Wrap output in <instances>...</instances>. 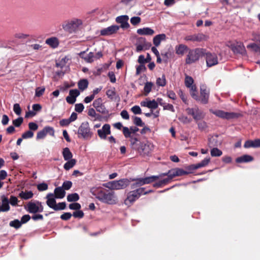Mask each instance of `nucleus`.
<instances>
[{"label":"nucleus","mask_w":260,"mask_h":260,"mask_svg":"<svg viewBox=\"0 0 260 260\" xmlns=\"http://www.w3.org/2000/svg\"><path fill=\"white\" fill-rule=\"evenodd\" d=\"M253 160V158L249 155H244L241 156V157H238L236 161L238 163L241 162H247L249 161H251Z\"/></svg>","instance_id":"c756f323"},{"label":"nucleus","mask_w":260,"mask_h":260,"mask_svg":"<svg viewBox=\"0 0 260 260\" xmlns=\"http://www.w3.org/2000/svg\"><path fill=\"white\" fill-rule=\"evenodd\" d=\"M158 176H152L144 178H139L135 179L136 182L132 185V188H135L138 186H141L145 184L150 183L158 179Z\"/></svg>","instance_id":"9d476101"},{"label":"nucleus","mask_w":260,"mask_h":260,"mask_svg":"<svg viewBox=\"0 0 260 260\" xmlns=\"http://www.w3.org/2000/svg\"><path fill=\"white\" fill-rule=\"evenodd\" d=\"M62 155L65 160H68L73 159V154L69 148L68 147L64 148L62 151Z\"/></svg>","instance_id":"7c9ffc66"},{"label":"nucleus","mask_w":260,"mask_h":260,"mask_svg":"<svg viewBox=\"0 0 260 260\" xmlns=\"http://www.w3.org/2000/svg\"><path fill=\"white\" fill-rule=\"evenodd\" d=\"M21 223L18 220H15L10 222V225L11 226L14 227L16 229L20 228L21 225Z\"/></svg>","instance_id":"49530a36"},{"label":"nucleus","mask_w":260,"mask_h":260,"mask_svg":"<svg viewBox=\"0 0 260 260\" xmlns=\"http://www.w3.org/2000/svg\"><path fill=\"white\" fill-rule=\"evenodd\" d=\"M131 111L135 114H140L142 113L140 107L138 106H135L131 108Z\"/></svg>","instance_id":"5fc2aeb1"},{"label":"nucleus","mask_w":260,"mask_h":260,"mask_svg":"<svg viewBox=\"0 0 260 260\" xmlns=\"http://www.w3.org/2000/svg\"><path fill=\"white\" fill-rule=\"evenodd\" d=\"M69 60L70 58L69 56H64L61 58L58 62L56 63V65L57 67L63 68L66 66V64L68 63Z\"/></svg>","instance_id":"72a5a7b5"},{"label":"nucleus","mask_w":260,"mask_h":260,"mask_svg":"<svg viewBox=\"0 0 260 260\" xmlns=\"http://www.w3.org/2000/svg\"><path fill=\"white\" fill-rule=\"evenodd\" d=\"M163 109L165 110H170L173 112H175L173 106L170 104L165 103L163 106Z\"/></svg>","instance_id":"4d7b16f0"},{"label":"nucleus","mask_w":260,"mask_h":260,"mask_svg":"<svg viewBox=\"0 0 260 260\" xmlns=\"http://www.w3.org/2000/svg\"><path fill=\"white\" fill-rule=\"evenodd\" d=\"M88 82L87 80L83 79L80 80L78 83V87L81 90H84L87 88Z\"/></svg>","instance_id":"c9c22d12"},{"label":"nucleus","mask_w":260,"mask_h":260,"mask_svg":"<svg viewBox=\"0 0 260 260\" xmlns=\"http://www.w3.org/2000/svg\"><path fill=\"white\" fill-rule=\"evenodd\" d=\"M137 32L141 36H152L155 34L154 30L148 27L139 28L137 30Z\"/></svg>","instance_id":"5701e85b"},{"label":"nucleus","mask_w":260,"mask_h":260,"mask_svg":"<svg viewBox=\"0 0 260 260\" xmlns=\"http://www.w3.org/2000/svg\"><path fill=\"white\" fill-rule=\"evenodd\" d=\"M116 92L114 88H110L108 89L106 92V95L108 97L111 99H113L115 96Z\"/></svg>","instance_id":"c03bdc74"},{"label":"nucleus","mask_w":260,"mask_h":260,"mask_svg":"<svg viewBox=\"0 0 260 260\" xmlns=\"http://www.w3.org/2000/svg\"><path fill=\"white\" fill-rule=\"evenodd\" d=\"M166 39L167 36L165 34H158L153 37V43L155 47H158L162 41H165Z\"/></svg>","instance_id":"393cba45"},{"label":"nucleus","mask_w":260,"mask_h":260,"mask_svg":"<svg viewBox=\"0 0 260 260\" xmlns=\"http://www.w3.org/2000/svg\"><path fill=\"white\" fill-rule=\"evenodd\" d=\"M147 192L144 191V188H140L136 190L129 191L127 194L126 198L124 201V204L127 207H129L139 199L141 194H145Z\"/></svg>","instance_id":"7ed1b4c3"},{"label":"nucleus","mask_w":260,"mask_h":260,"mask_svg":"<svg viewBox=\"0 0 260 260\" xmlns=\"http://www.w3.org/2000/svg\"><path fill=\"white\" fill-rule=\"evenodd\" d=\"M187 47L183 44H180L175 47L176 53L181 56L187 52Z\"/></svg>","instance_id":"c85d7f7f"},{"label":"nucleus","mask_w":260,"mask_h":260,"mask_svg":"<svg viewBox=\"0 0 260 260\" xmlns=\"http://www.w3.org/2000/svg\"><path fill=\"white\" fill-rule=\"evenodd\" d=\"M67 161V162L65 163L63 166V168L66 170H69L72 168L76 164V160L75 159H71Z\"/></svg>","instance_id":"473e14b6"},{"label":"nucleus","mask_w":260,"mask_h":260,"mask_svg":"<svg viewBox=\"0 0 260 260\" xmlns=\"http://www.w3.org/2000/svg\"><path fill=\"white\" fill-rule=\"evenodd\" d=\"M130 181L127 179H122L119 180L112 181L104 184V186L111 190H119L126 188Z\"/></svg>","instance_id":"20e7f679"},{"label":"nucleus","mask_w":260,"mask_h":260,"mask_svg":"<svg viewBox=\"0 0 260 260\" xmlns=\"http://www.w3.org/2000/svg\"><path fill=\"white\" fill-rule=\"evenodd\" d=\"M204 55L205 56L208 67H211L215 66L218 63V57L215 53L205 52Z\"/></svg>","instance_id":"4468645a"},{"label":"nucleus","mask_w":260,"mask_h":260,"mask_svg":"<svg viewBox=\"0 0 260 260\" xmlns=\"http://www.w3.org/2000/svg\"><path fill=\"white\" fill-rule=\"evenodd\" d=\"M72 185V183L70 181H66L63 183L62 184V188H63L64 190H69L71 188Z\"/></svg>","instance_id":"3c124183"},{"label":"nucleus","mask_w":260,"mask_h":260,"mask_svg":"<svg viewBox=\"0 0 260 260\" xmlns=\"http://www.w3.org/2000/svg\"><path fill=\"white\" fill-rule=\"evenodd\" d=\"M181 172H182V171L181 170L178 169H175L170 170L167 174L164 173V174H161V175H160L159 177L168 175L169 177V178L161 180L158 184H155L154 185V186H159L163 184H165L166 183H167L168 182V181L170 179L173 178V177H174L175 176L180 175L181 174Z\"/></svg>","instance_id":"9b49d317"},{"label":"nucleus","mask_w":260,"mask_h":260,"mask_svg":"<svg viewBox=\"0 0 260 260\" xmlns=\"http://www.w3.org/2000/svg\"><path fill=\"white\" fill-rule=\"evenodd\" d=\"M53 194L55 198L62 199L66 195V192L62 187H58L54 189Z\"/></svg>","instance_id":"cd10ccee"},{"label":"nucleus","mask_w":260,"mask_h":260,"mask_svg":"<svg viewBox=\"0 0 260 260\" xmlns=\"http://www.w3.org/2000/svg\"><path fill=\"white\" fill-rule=\"evenodd\" d=\"M119 29V26L112 25L100 30V35L103 36H110L116 34Z\"/></svg>","instance_id":"a211bd4d"},{"label":"nucleus","mask_w":260,"mask_h":260,"mask_svg":"<svg viewBox=\"0 0 260 260\" xmlns=\"http://www.w3.org/2000/svg\"><path fill=\"white\" fill-rule=\"evenodd\" d=\"M141 21V19L139 16H134L131 18L130 22L133 25H138Z\"/></svg>","instance_id":"37998d69"},{"label":"nucleus","mask_w":260,"mask_h":260,"mask_svg":"<svg viewBox=\"0 0 260 260\" xmlns=\"http://www.w3.org/2000/svg\"><path fill=\"white\" fill-rule=\"evenodd\" d=\"M238 49L237 50V48L236 47H233L232 48V49L235 52H241L242 53L243 51H245L244 46L242 44H240L238 45Z\"/></svg>","instance_id":"8fccbe9b"},{"label":"nucleus","mask_w":260,"mask_h":260,"mask_svg":"<svg viewBox=\"0 0 260 260\" xmlns=\"http://www.w3.org/2000/svg\"><path fill=\"white\" fill-rule=\"evenodd\" d=\"M186 111L188 115H191L193 119L197 121L204 117V114L198 108H187Z\"/></svg>","instance_id":"2eb2a0df"},{"label":"nucleus","mask_w":260,"mask_h":260,"mask_svg":"<svg viewBox=\"0 0 260 260\" xmlns=\"http://www.w3.org/2000/svg\"><path fill=\"white\" fill-rule=\"evenodd\" d=\"M123 133L125 138H130L131 137V129L127 127H123Z\"/></svg>","instance_id":"de8ad7c7"},{"label":"nucleus","mask_w":260,"mask_h":260,"mask_svg":"<svg viewBox=\"0 0 260 260\" xmlns=\"http://www.w3.org/2000/svg\"><path fill=\"white\" fill-rule=\"evenodd\" d=\"M47 134L53 137L54 136V128L50 126H45L42 131L37 133L36 138L38 140L43 139Z\"/></svg>","instance_id":"dca6fc26"},{"label":"nucleus","mask_w":260,"mask_h":260,"mask_svg":"<svg viewBox=\"0 0 260 260\" xmlns=\"http://www.w3.org/2000/svg\"><path fill=\"white\" fill-rule=\"evenodd\" d=\"M13 110L17 115H20L21 112V109L18 104H15L14 105Z\"/></svg>","instance_id":"864d4df0"},{"label":"nucleus","mask_w":260,"mask_h":260,"mask_svg":"<svg viewBox=\"0 0 260 260\" xmlns=\"http://www.w3.org/2000/svg\"><path fill=\"white\" fill-rule=\"evenodd\" d=\"M197 93L198 92L197 90L196 92H194L195 96H191L192 98L203 104H206L208 103L209 91L207 89L204 87H201L200 95L198 96Z\"/></svg>","instance_id":"1a4fd4ad"},{"label":"nucleus","mask_w":260,"mask_h":260,"mask_svg":"<svg viewBox=\"0 0 260 260\" xmlns=\"http://www.w3.org/2000/svg\"><path fill=\"white\" fill-rule=\"evenodd\" d=\"M45 90L44 87H37L36 89L35 95L36 96L40 97L43 94Z\"/></svg>","instance_id":"a18cd8bd"},{"label":"nucleus","mask_w":260,"mask_h":260,"mask_svg":"<svg viewBox=\"0 0 260 260\" xmlns=\"http://www.w3.org/2000/svg\"><path fill=\"white\" fill-rule=\"evenodd\" d=\"M73 216L75 218H81L83 217L84 213L81 210H78L73 213Z\"/></svg>","instance_id":"052dcab7"},{"label":"nucleus","mask_w":260,"mask_h":260,"mask_svg":"<svg viewBox=\"0 0 260 260\" xmlns=\"http://www.w3.org/2000/svg\"><path fill=\"white\" fill-rule=\"evenodd\" d=\"M46 199H47V202L46 204L47 205L51 208H52L55 210V208L56 207V201L55 199V197L54 196V194L53 193H48L46 196Z\"/></svg>","instance_id":"b1692460"},{"label":"nucleus","mask_w":260,"mask_h":260,"mask_svg":"<svg viewBox=\"0 0 260 260\" xmlns=\"http://www.w3.org/2000/svg\"><path fill=\"white\" fill-rule=\"evenodd\" d=\"M154 149V145L152 143L147 141L146 143H139V148L137 150L139 153L143 156H148Z\"/></svg>","instance_id":"0eeeda50"},{"label":"nucleus","mask_w":260,"mask_h":260,"mask_svg":"<svg viewBox=\"0 0 260 260\" xmlns=\"http://www.w3.org/2000/svg\"><path fill=\"white\" fill-rule=\"evenodd\" d=\"M70 123L71 122L69 119H63L59 121V124L62 126H68Z\"/></svg>","instance_id":"338daca9"},{"label":"nucleus","mask_w":260,"mask_h":260,"mask_svg":"<svg viewBox=\"0 0 260 260\" xmlns=\"http://www.w3.org/2000/svg\"><path fill=\"white\" fill-rule=\"evenodd\" d=\"M179 120L183 123H189L191 122V120L188 118L186 116H181L179 117Z\"/></svg>","instance_id":"603ef678"},{"label":"nucleus","mask_w":260,"mask_h":260,"mask_svg":"<svg viewBox=\"0 0 260 260\" xmlns=\"http://www.w3.org/2000/svg\"><path fill=\"white\" fill-rule=\"evenodd\" d=\"M153 86V84L151 82H147L145 83L144 87V91L145 95H147L151 91Z\"/></svg>","instance_id":"f704fd0d"},{"label":"nucleus","mask_w":260,"mask_h":260,"mask_svg":"<svg viewBox=\"0 0 260 260\" xmlns=\"http://www.w3.org/2000/svg\"><path fill=\"white\" fill-rule=\"evenodd\" d=\"M80 56L85 61L91 63L102 57L103 54L101 52H98L95 54H94L93 52H89L88 54H85V51H83L80 53Z\"/></svg>","instance_id":"f8f14e48"},{"label":"nucleus","mask_w":260,"mask_h":260,"mask_svg":"<svg viewBox=\"0 0 260 260\" xmlns=\"http://www.w3.org/2000/svg\"><path fill=\"white\" fill-rule=\"evenodd\" d=\"M69 208L72 210H79L81 208V205L78 203L71 204L69 205Z\"/></svg>","instance_id":"bf43d9fd"},{"label":"nucleus","mask_w":260,"mask_h":260,"mask_svg":"<svg viewBox=\"0 0 260 260\" xmlns=\"http://www.w3.org/2000/svg\"><path fill=\"white\" fill-rule=\"evenodd\" d=\"M140 104L142 107H147L151 109H155L158 107V103L154 100L151 101L146 99V100L142 101Z\"/></svg>","instance_id":"4be33fe9"},{"label":"nucleus","mask_w":260,"mask_h":260,"mask_svg":"<svg viewBox=\"0 0 260 260\" xmlns=\"http://www.w3.org/2000/svg\"><path fill=\"white\" fill-rule=\"evenodd\" d=\"M33 193L31 191H21L19 193V197L24 200L31 199L33 197Z\"/></svg>","instance_id":"2f4dec72"},{"label":"nucleus","mask_w":260,"mask_h":260,"mask_svg":"<svg viewBox=\"0 0 260 260\" xmlns=\"http://www.w3.org/2000/svg\"><path fill=\"white\" fill-rule=\"evenodd\" d=\"M91 192L93 195L95 196L96 199L103 203L111 205H115L118 202V199L113 191L100 190L96 194L93 191H91Z\"/></svg>","instance_id":"f257e3e1"},{"label":"nucleus","mask_w":260,"mask_h":260,"mask_svg":"<svg viewBox=\"0 0 260 260\" xmlns=\"http://www.w3.org/2000/svg\"><path fill=\"white\" fill-rule=\"evenodd\" d=\"M23 122V118L22 117H19L16 119H15L13 121V124L15 126H19L21 123H22Z\"/></svg>","instance_id":"680f3d73"},{"label":"nucleus","mask_w":260,"mask_h":260,"mask_svg":"<svg viewBox=\"0 0 260 260\" xmlns=\"http://www.w3.org/2000/svg\"><path fill=\"white\" fill-rule=\"evenodd\" d=\"M103 100L102 98H98L93 102V106L98 110L100 111L102 106Z\"/></svg>","instance_id":"e433bc0d"},{"label":"nucleus","mask_w":260,"mask_h":260,"mask_svg":"<svg viewBox=\"0 0 260 260\" xmlns=\"http://www.w3.org/2000/svg\"><path fill=\"white\" fill-rule=\"evenodd\" d=\"M84 109V105L82 104H77L75 105V109L77 112L81 113Z\"/></svg>","instance_id":"13d9d810"},{"label":"nucleus","mask_w":260,"mask_h":260,"mask_svg":"<svg viewBox=\"0 0 260 260\" xmlns=\"http://www.w3.org/2000/svg\"><path fill=\"white\" fill-rule=\"evenodd\" d=\"M207 37L203 34H198L197 35L189 36L186 37L185 40L187 41H198L200 42L206 40Z\"/></svg>","instance_id":"bb28decb"},{"label":"nucleus","mask_w":260,"mask_h":260,"mask_svg":"<svg viewBox=\"0 0 260 260\" xmlns=\"http://www.w3.org/2000/svg\"><path fill=\"white\" fill-rule=\"evenodd\" d=\"M185 85L189 89V92L191 96H195L194 92H196L197 87L193 84V79L192 77L186 75L185 78Z\"/></svg>","instance_id":"f3484780"},{"label":"nucleus","mask_w":260,"mask_h":260,"mask_svg":"<svg viewBox=\"0 0 260 260\" xmlns=\"http://www.w3.org/2000/svg\"><path fill=\"white\" fill-rule=\"evenodd\" d=\"M79 137L84 139H89L91 138L92 133L90 131L88 122H82L79 126L78 131Z\"/></svg>","instance_id":"423d86ee"},{"label":"nucleus","mask_w":260,"mask_h":260,"mask_svg":"<svg viewBox=\"0 0 260 260\" xmlns=\"http://www.w3.org/2000/svg\"><path fill=\"white\" fill-rule=\"evenodd\" d=\"M79 197L77 193L69 194L67 196V200L69 202H76L79 200Z\"/></svg>","instance_id":"4c0bfd02"},{"label":"nucleus","mask_w":260,"mask_h":260,"mask_svg":"<svg viewBox=\"0 0 260 260\" xmlns=\"http://www.w3.org/2000/svg\"><path fill=\"white\" fill-rule=\"evenodd\" d=\"M66 204L64 202L59 203L56 204V207L55 208V210H63L66 208Z\"/></svg>","instance_id":"69168bd1"},{"label":"nucleus","mask_w":260,"mask_h":260,"mask_svg":"<svg viewBox=\"0 0 260 260\" xmlns=\"http://www.w3.org/2000/svg\"><path fill=\"white\" fill-rule=\"evenodd\" d=\"M205 50L203 49H196L190 50L186 58V63L191 64L199 60L200 57L204 55Z\"/></svg>","instance_id":"39448f33"},{"label":"nucleus","mask_w":260,"mask_h":260,"mask_svg":"<svg viewBox=\"0 0 260 260\" xmlns=\"http://www.w3.org/2000/svg\"><path fill=\"white\" fill-rule=\"evenodd\" d=\"M37 188L40 191H44L48 189V185L45 183H42L38 185Z\"/></svg>","instance_id":"6e6d98bb"},{"label":"nucleus","mask_w":260,"mask_h":260,"mask_svg":"<svg viewBox=\"0 0 260 260\" xmlns=\"http://www.w3.org/2000/svg\"><path fill=\"white\" fill-rule=\"evenodd\" d=\"M129 17L127 15H124L117 17L116 22L120 24L122 28L125 29L129 27L130 25L128 22Z\"/></svg>","instance_id":"6ab92c4d"},{"label":"nucleus","mask_w":260,"mask_h":260,"mask_svg":"<svg viewBox=\"0 0 260 260\" xmlns=\"http://www.w3.org/2000/svg\"><path fill=\"white\" fill-rule=\"evenodd\" d=\"M69 94L76 99L80 94V92L77 89H72L70 91Z\"/></svg>","instance_id":"e2e57ef3"},{"label":"nucleus","mask_w":260,"mask_h":260,"mask_svg":"<svg viewBox=\"0 0 260 260\" xmlns=\"http://www.w3.org/2000/svg\"><path fill=\"white\" fill-rule=\"evenodd\" d=\"M156 84L160 86H165L166 84V80L165 75H162L161 77L158 78L156 82Z\"/></svg>","instance_id":"58836bf2"},{"label":"nucleus","mask_w":260,"mask_h":260,"mask_svg":"<svg viewBox=\"0 0 260 260\" xmlns=\"http://www.w3.org/2000/svg\"><path fill=\"white\" fill-rule=\"evenodd\" d=\"M247 48L253 52H258L260 50L259 47L255 43H251L248 45Z\"/></svg>","instance_id":"a19ab883"},{"label":"nucleus","mask_w":260,"mask_h":260,"mask_svg":"<svg viewBox=\"0 0 260 260\" xmlns=\"http://www.w3.org/2000/svg\"><path fill=\"white\" fill-rule=\"evenodd\" d=\"M134 123L138 126H143L144 123L140 117H135L134 118Z\"/></svg>","instance_id":"0e129e2a"},{"label":"nucleus","mask_w":260,"mask_h":260,"mask_svg":"<svg viewBox=\"0 0 260 260\" xmlns=\"http://www.w3.org/2000/svg\"><path fill=\"white\" fill-rule=\"evenodd\" d=\"M28 127L31 131H36L38 128V125L35 122H29Z\"/></svg>","instance_id":"774afa93"},{"label":"nucleus","mask_w":260,"mask_h":260,"mask_svg":"<svg viewBox=\"0 0 260 260\" xmlns=\"http://www.w3.org/2000/svg\"><path fill=\"white\" fill-rule=\"evenodd\" d=\"M45 43L52 48H57L59 44V41L58 38L56 37H51L46 40Z\"/></svg>","instance_id":"a878e982"},{"label":"nucleus","mask_w":260,"mask_h":260,"mask_svg":"<svg viewBox=\"0 0 260 260\" xmlns=\"http://www.w3.org/2000/svg\"><path fill=\"white\" fill-rule=\"evenodd\" d=\"M222 154V151L217 148H214L211 150V155L213 157L220 156Z\"/></svg>","instance_id":"79ce46f5"},{"label":"nucleus","mask_w":260,"mask_h":260,"mask_svg":"<svg viewBox=\"0 0 260 260\" xmlns=\"http://www.w3.org/2000/svg\"><path fill=\"white\" fill-rule=\"evenodd\" d=\"M111 133L110 126L108 124H104L101 129L98 131V134L101 139H105L107 136Z\"/></svg>","instance_id":"aec40b11"},{"label":"nucleus","mask_w":260,"mask_h":260,"mask_svg":"<svg viewBox=\"0 0 260 260\" xmlns=\"http://www.w3.org/2000/svg\"><path fill=\"white\" fill-rule=\"evenodd\" d=\"M212 113L219 117L228 119L233 118L236 116V114L234 113L226 112L221 110L214 111Z\"/></svg>","instance_id":"412c9836"},{"label":"nucleus","mask_w":260,"mask_h":260,"mask_svg":"<svg viewBox=\"0 0 260 260\" xmlns=\"http://www.w3.org/2000/svg\"><path fill=\"white\" fill-rule=\"evenodd\" d=\"M83 24V21L79 18H73L66 21L62 24V28L68 32H75Z\"/></svg>","instance_id":"f03ea898"},{"label":"nucleus","mask_w":260,"mask_h":260,"mask_svg":"<svg viewBox=\"0 0 260 260\" xmlns=\"http://www.w3.org/2000/svg\"><path fill=\"white\" fill-rule=\"evenodd\" d=\"M34 136V133L31 131H28L22 135L23 139L31 138Z\"/></svg>","instance_id":"09e8293b"},{"label":"nucleus","mask_w":260,"mask_h":260,"mask_svg":"<svg viewBox=\"0 0 260 260\" xmlns=\"http://www.w3.org/2000/svg\"><path fill=\"white\" fill-rule=\"evenodd\" d=\"M25 208L30 213L42 212L44 210L42 203L39 201L28 202L25 207Z\"/></svg>","instance_id":"6e6552de"},{"label":"nucleus","mask_w":260,"mask_h":260,"mask_svg":"<svg viewBox=\"0 0 260 260\" xmlns=\"http://www.w3.org/2000/svg\"><path fill=\"white\" fill-rule=\"evenodd\" d=\"M136 51L140 52L143 50L149 49L151 46V44L146 41L144 38H139L136 43Z\"/></svg>","instance_id":"ddd939ff"},{"label":"nucleus","mask_w":260,"mask_h":260,"mask_svg":"<svg viewBox=\"0 0 260 260\" xmlns=\"http://www.w3.org/2000/svg\"><path fill=\"white\" fill-rule=\"evenodd\" d=\"M130 138H131L130 141H131V145H132L133 148L134 149L137 150L138 148H139V143L138 144V139L136 137H133L132 136L130 137Z\"/></svg>","instance_id":"ea45409f"}]
</instances>
